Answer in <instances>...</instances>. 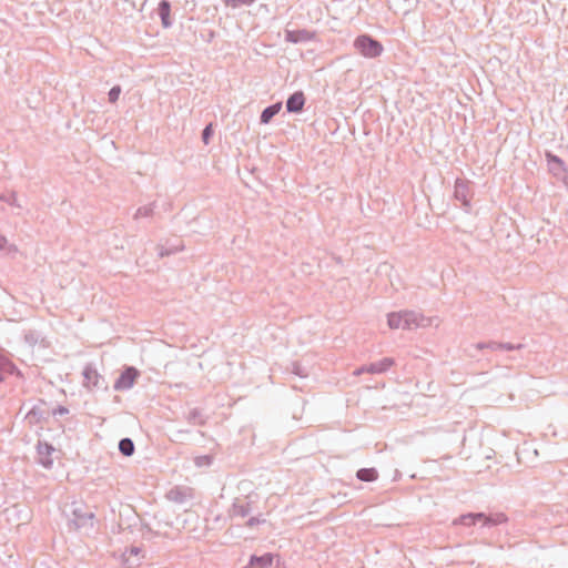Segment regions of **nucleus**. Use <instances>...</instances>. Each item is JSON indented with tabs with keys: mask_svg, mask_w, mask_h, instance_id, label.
Listing matches in <instances>:
<instances>
[{
	"mask_svg": "<svg viewBox=\"0 0 568 568\" xmlns=\"http://www.w3.org/2000/svg\"><path fill=\"white\" fill-rule=\"evenodd\" d=\"M354 48L365 58H376L383 52V45L369 34H361L354 40Z\"/></svg>",
	"mask_w": 568,
	"mask_h": 568,
	"instance_id": "1",
	"label": "nucleus"
},
{
	"mask_svg": "<svg viewBox=\"0 0 568 568\" xmlns=\"http://www.w3.org/2000/svg\"><path fill=\"white\" fill-rule=\"evenodd\" d=\"M71 515L70 523L74 526L75 529L92 527V520L94 518V514L91 511H87L82 506L73 503L71 506Z\"/></svg>",
	"mask_w": 568,
	"mask_h": 568,
	"instance_id": "2",
	"label": "nucleus"
},
{
	"mask_svg": "<svg viewBox=\"0 0 568 568\" xmlns=\"http://www.w3.org/2000/svg\"><path fill=\"white\" fill-rule=\"evenodd\" d=\"M403 314V329L412 331L418 327H425L429 325V320L425 318L422 314L414 311H402Z\"/></svg>",
	"mask_w": 568,
	"mask_h": 568,
	"instance_id": "3",
	"label": "nucleus"
},
{
	"mask_svg": "<svg viewBox=\"0 0 568 568\" xmlns=\"http://www.w3.org/2000/svg\"><path fill=\"white\" fill-rule=\"evenodd\" d=\"M138 375H139V371L135 367H133V366L126 367L121 373V375L118 377V379L115 381L114 386H113L114 389L115 390L130 389L133 386L134 381L138 377Z\"/></svg>",
	"mask_w": 568,
	"mask_h": 568,
	"instance_id": "4",
	"label": "nucleus"
},
{
	"mask_svg": "<svg viewBox=\"0 0 568 568\" xmlns=\"http://www.w3.org/2000/svg\"><path fill=\"white\" fill-rule=\"evenodd\" d=\"M54 447L47 442H39L37 445V453L39 456V464L44 468L50 469L53 465V459L51 458V454L54 452Z\"/></svg>",
	"mask_w": 568,
	"mask_h": 568,
	"instance_id": "5",
	"label": "nucleus"
},
{
	"mask_svg": "<svg viewBox=\"0 0 568 568\" xmlns=\"http://www.w3.org/2000/svg\"><path fill=\"white\" fill-rule=\"evenodd\" d=\"M82 375L87 386H93L97 388L103 387V378L92 365H85Z\"/></svg>",
	"mask_w": 568,
	"mask_h": 568,
	"instance_id": "6",
	"label": "nucleus"
},
{
	"mask_svg": "<svg viewBox=\"0 0 568 568\" xmlns=\"http://www.w3.org/2000/svg\"><path fill=\"white\" fill-rule=\"evenodd\" d=\"M454 197L462 202L464 206H469V185L468 182L457 179L454 186Z\"/></svg>",
	"mask_w": 568,
	"mask_h": 568,
	"instance_id": "7",
	"label": "nucleus"
},
{
	"mask_svg": "<svg viewBox=\"0 0 568 568\" xmlns=\"http://www.w3.org/2000/svg\"><path fill=\"white\" fill-rule=\"evenodd\" d=\"M305 104V95L302 91H296L286 100V111L290 113H300Z\"/></svg>",
	"mask_w": 568,
	"mask_h": 568,
	"instance_id": "8",
	"label": "nucleus"
},
{
	"mask_svg": "<svg viewBox=\"0 0 568 568\" xmlns=\"http://www.w3.org/2000/svg\"><path fill=\"white\" fill-rule=\"evenodd\" d=\"M274 555L265 552L262 556L252 555L245 568H272Z\"/></svg>",
	"mask_w": 568,
	"mask_h": 568,
	"instance_id": "9",
	"label": "nucleus"
},
{
	"mask_svg": "<svg viewBox=\"0 0 568 568\" xmlns=\"http://www.w3.org/2000/svg\"><path fill=\"white\" fill-rule=\"evenodd\" d=\"M485 517V513H468L460 515L459 517L453 520L454 526H465L470 527L476 525L477 523L481 524V518Z\"/></svg>",
	"mask_w": 568,
	"mask_h": 568,
	"instance_id": "10",
	"label": "nucleus"
},
{
	"mask_svg": "<svg viewBox=\"0 0 568 568\" xmlns=\"http://www.w3.org/2000/svg\"><path fill=\"white\" fill-rule=\"evenodd\" d=\"M312 38L311 33L307 30H286L285 31V40L291 43H302L307 42Z\"/></svg>",
	"mask_w": 568,
	"mask_h": 568,
	"instance_id": "11",
	"label": "nucleus"
},
{
	"mask_svg": "<svg viewBox=\"0 0 568 568\" xmlns=\"http://www.w3.org/2000/svg\"><path fill=\"white\" fill-rule=\"evenodd\" d=\"M250 501H242L239 498L234 499L230 509L231 516L246 517L251 513Z\"/></svg>",
	"mask_w": 568,
	"mask_h": 568,
	"instance_id": "12",
	"label": "nucleus"
},
{
	"mask_svg": "<svg viewBox=\"0 0 568 568\" xmlns=\"http://www.w3.org/2000/svg\"><path fill=\"white\" fill-rule=\"evenodd\" d=\"M394 365V359L392 357H384L381 361L374 362L369 364L368 371L369 374H382L388 371Z\"/></svg>",
	"mask_w": 568,
	"mask_h": 568,
	"instance_id": "13",
	"label": "nucleus"
},
{
	"mask_svg": "<svg viewBox=\"0 0 568 568\" xmlns=\"http://www.w3.org/2000/svg\"><path fill=\"white\" fill-rule=\"evenodd\" d=\"M171 3L168 0H161L158 6V14L164 28H169L172 22L170 20Z\"/></svg>",
	"mask_w": 568,
	"mask_h": 568,
	"instance_id": "14",
	"label": "nucleus"
},
{
	"mask_svg": "<svg viewBox=\"0 0 568 568\" xmlns=\"http://www.w3.org/2000/svg\"><path fill=\"white\" fill-rule=\"evenodd\" d=\"M507 521V516L504 513H494L486 515L481 518V527H494Z\"/></svg>",
	"mask_w": 568,
	"mask_h": 568,
	"instance_id": "15",
	"label": "nucleus"
},
{
	"mask_svg": "<svg viewBox=\"0 0 568 568\" xmlns=\"http://www.w3.org/2000/svg\"><path fill=\"white\" fill-rule=\"evenodd\" d=\"M282 109V102L273 103L266 106L260 116V122L262 124H267Z\"/></svg>",
	"mask_w": 568,
	"mask_h": 568,
	"instance_id": "16",
	"label": "nucleus"
},
{
	"mask_svg": "<svg viewBox=\"0 0 568 568\" xmlns=\"http://www.w3.org/2000/svg\"><path fill=\"white\" fill-rule=\"evenodd\" d=\"M378 473L375 468H361L356 473V478L361 481L372 483L376 480Z\"/></svg>",
	"mask_w": 568,
	"mask_h": 568,
	"instance_id": "17",
	"label": "nucleus"
},
{
	"mask_svg": "<svg viewBox=\"0 0 568 568\" xmlns=\"http://www.w3.org/2000/svg\"><path fill=\"white\" fill-rule=\"evenodd\" d=\"M134 450H135V446H134V443L131 438L129 437H124L122 439H120L119 442V452L125 456V457H130L134 454Z\"/></svg>",
	"mask_w": 568,
	"mask_h": 568,
	"instance_id": "18",
	"label": "nucleus"
},
{
	"mask_svg": "<svg viewBox=\"0 0 568 568\" xmlns=\"http://www.w3.org/2000/svg\"><path fill=\"white\" fill-rule=\"evenodd\" d=\"M387 324H388L389 328H392V329H398V328L403 329L404 322H403L402 312L389 313L387 315Z\"/></svg>",
	"mask_w": 568,
	"mask_h": 568,
	"instance_id": "19",
	"label": "nucleus"
},
{
	"mask_svg": "<svg viewBox=\"0 0 568 568\" xmlns=\"http://www.w3.org/2000/svg\"><path fill=\"white\" fill-rule=\"evenodd\" d=\"M186 420L193 425H204L205 418L202 416V412L199 408H192L185 416Z\"/></svg>",
	"mask_w": 568,
	"mask_h": 568,
	"instance_id": "20",
	"label": "nucleus"
},
{
	"mask_svg": "<svg viewBox=\"0 0 568 568\" xmlns=\"http://www.w3.org/2000/svg\"><path fill=\"white\" fill-rule=\"evenodd\" d=\"M0 202H6L10 206L22 209V204L18 200V195L14 191H11L9 195L0 194Z\"/></svg>",
	"mask_w": 568,
	"mask_h": 568,
	"instance_id": "21",
	"label": "nucleus"
},
{
	"mask_svg": "<svg viewBox=\"0 0 568 568\" xmlns=\"http://www.w3.org/2000/svg\"><path fill=\"white\" fill-rule=\"evenodd\" d=\"M168 498L172 501L183 504L186 500V494L179 488H173L168 493Z\"/></svg>",
	"mask_w": 568,
	"mask_h": 568,
	"instance_id": "22",
	"label": "nucleus"
},
{
	"mask_svg": "<svg viewBox=\"0 0 568 568\" xmlns=\"http://www.w3.org/2000/svg\"><path fill=\"white\" fill-rule=\"evenodd\" d=\"M546 156H547V162H548V164H549L551 170H555V165L558 169L564 170L565 163H564V161L559 156H557V155H555L552 153H549V152L546 154Z\"/></svg>",
	"mask_w": 568,
	"mask_h": 568,
	"instance_id": "23",
	"label": "nucleus"
},
{
	"mask_svg": "<svg viewBox=\"0 0 568 568\" xmlns=\"http://www.w3.org/2000/svg\"><path fill=\"white\" fill-rule=\"evenodd\" d=\"M153 211H154V205L153 204H149V205H145V206H141L136 210L135 214H134V219H140V217H148V216H151L153 214Z\"/></svg>",
	"mask_w": 568,
	"mask_h": 568,
	"instance_id": "24",
	"label": "nucleus"
},
{
	"mask_svg": "<svg viewBox=\"0 0 568 568\" xmlns=\"http://www.w3.org/2000/svg\"><path fill=\"white\" fill-rule=\"evenodd\" d=\"M180 250H182V245H175V246H170V247L161 246L159 248V256L163 257V256L173 254Z\"/></svg>",
	"mask_w": 568,
	"mask_h": 568,
	"instance_id": "25",
	"label": "nucleus"
},
{
	"mask_svg": "<svg viewBox=\"0 0 568 568\" xmlns=\"http://www.w3.org/2000/svg\"><path fill=\"white\" fill-rule=\"evenodd\" d=\"M255 1L256 0H224V2L227 6H231L232 8H239V7H242V6H251Z\"/></svg>",
	"mask_w": 568,
	"mask_h": 568,
	"instance_id": "26",
	"label": "nucleus"
},
{
	"mask_svg": "<svg viewBox=\"0 0 568 568\" xmlns=\"http://www.w3.org/2000/svg\"><path fill=\"white\" fill-rule=\"evenodd\" d=\"M120 93H121V87L120 85H114L110 89L109 93H108V97H109V101L111 103H115L120 97Z\"/></svg>",
	"mask_w": 568,
	"mask_h": 568,
	"instance_id": "27",
	"label": "nucleus"
},
{
	"mask_svg": "<svg viewBox=\"0 0 568 568\" xmlns=\"http://www.w3.org/2000/svg\"><path fill=\"white\" fill-rule=\"evenodd\" d=\"M213 135L212 124H207L202 131V141L204 144H209L211 136Z\"/></svg>",
	"mask_w": 568,
	"mask_h": 568,
	"instance_id": "28",
	"label": "nucleus"
},
{
	"mask_svg": "<svg viewBox=\"0 0 568 568\" xmlns=\"http://www.w3.org/2000/svg\"><path fill=\"white\" fill-rule=\"evenodd\" d=\"M212 463V458L207 455H204V456H199L195 458V465L199 466V467H202V466H210Z\"/></svg>",
	"mask_w": 568,
	"mask_h": 568,
	"instance_id": "29",
	"label": "nucleus"
},
{
	"mask_svg": "<svg viewBox=\"0 0 568 568\" xmlns=\"http://www.w3.org/2000/svg\"><path fill=\"white\" fill-rule=\"evenodd\" d=\"M263 523H265V519L262 516H254V517H251L246 521V526L247 527H254V526L263 524Z\"/></svg>",
	"mask_w": 568,
	"mask_h": 568,
	"instance_id": "30",
	"label": "nucleus"
},
{
	"mask_svg": "<svg viewBox=\"0 0 568 568\" xmlns=\"http://www.w3.org/2000/svg\"><path fill=\"white\" fill-rule=\"evenodd\" d=\"M499 346L501 351H515L520 349L523 344L500 343Z\"/></svg>",
	"mask_w": 568,
	"mask_h": 568,
	"instance_id": "31",
	"label": "nucleus"
},
{
	"mask_svg": "<svg viewBox=\"0 0 568 568\" xmlns=\"http://www.w3.org/2000/svg\"><path fill=\"white\" fill-rule=\"evenodd\" d=\"M292 372L300 376V377H306L307 376V372H305V369L297 363H294L293 364V369Z\"/></svg>",
	"mask_w": 568,
	"mask_h": 568,
	"instance_id": "32",
	"label": "nucleus"
},
{
	"mask_svg": "<svg viewBox=\"0 0 568 568\" xmlns=\"http://www.w3.org/2000/svg\"><path fill=\"white\" fill-rule=\"evenodd\" d=\"M69 413V409L65 406L59 405L57 408L53 409L52 414L53 416H62L67 415Z\"/></svg>",
	"mask_w": 568,
	"mask_h": 568,
	"instance_id": "33",
	"label": "nucleus"
},
{
	"mask_svg": "<svg viewBox=\"0 0 568 568\" xmlns=\"http://www.w3.org/2000/svg\"><path fill=\"white\" fill-rule=\"evenodd\" d=\"M128 552H129L131 556H139V555L142 552V549H141L140 547H135V546H133V547H131L128 551H125V552L123 554V556L125 557Z\"/></svg>",
	"mask_w": 568,
	"mask_h": 568,
	"instance_id": "34",
	"label": "nucleus"
},
{
	"mask_svg": "<svg viewBox=\"0 0 568 568\" xmlns=\"http://www.w3.org/2000/svg\"><path fill=\"white\" fill-rule=\"evenodd\" d=\"M7 365H11L3 351L0 348V366L4 367Z\"/></svg>",
	"mask_w": 568,
	"mask_h": 568,
	"instance_id": "35",
	"label": "nucleus"
},
{
	"mask_svg": "<svg viewBox=\"0 0 568 568\" xmlns=\"http://www.w3.org/2000/svg\"><path fill=\"white\" fill-rule=\"evenodd\" d=\"M368 367H369V364L368 365H363V366L356 368L354 371V375L358 376V375H362L364 373H369Z\"/></svg>",
	"mask_w": 568,
	"mask_h": 568,
	"instance_id": "36",
	"label": "nucleus"
},
{
	"mask_svg": "<svg viewBox=\"0 0 568 568\" xmlns=\"http://www.w3.org/2000/svg\"><path fill=\"white\" fill-rule=\"evenodd\" d=\"M500 343H497V342H490V343H487V348H490L493 351H497V349H500Z\"/></svg>",
	"mask_w": 568,
	"mask_h": 568,
	"instance_id": "37",
	"label": "nucleus"
},
{
	"mask_svg": "<svg viewBox=\"0 0 568 568\" xmlns=\"http://www.w3.org/2000/svg\"><path fill=\"white\" fill-rule=\"evenodd\" d=\"M7 244V239L0 234V250H3Z\"/></svg>",
	"mask_w": 568,
	"mask_h": 568,
	"instance_id": "38",
	"label": "nucleus"
},
{
	"mask_svg": "<svg viewBox=\"0 0 568 568\" xmlns=\"http://www.w3.org/2000/svg\"><path fill=\"white\" fill-rule=\"evenodd\" d=\"M476 348H478V349L487 348V343H477Z\"/></svg>",
	"mask_w": 568,
	"mask_h": 568,
	"instance_id": "39",
	"label": "nucleus"
},
{
	"mask_svg": "<svg viewBox=\"0 0 568 568\" xmlns=\"http://www.w3.org/2000/svg\"><path fill=\"white\" fill-rule=\"evenodd\" d=\"M2 381H3V375H2V373L0 372V382H2Z\"/></svg>",
	"mask_w": 568,
	"mask_h": 568,
	"instance_id": "40",
	"label": "nucleus"
}]
</instances>
